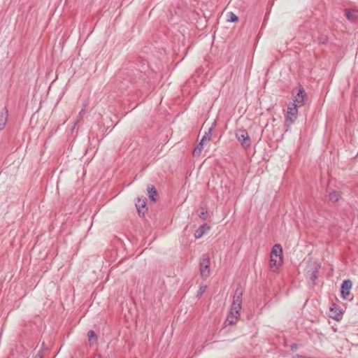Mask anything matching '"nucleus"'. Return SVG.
<instances>
[{"label": "nucleus", "instance_id": "aec40b11", "mask_svg": "<svg viewBox=\"0 0 358 358\" xmlns=\"http://www.w3.org/2000/svg\"><path fill=\"white\" fill-rule=\"evenodd\" d=\"M206 285L201 286L199 290V294H202L206 289Z\"/></svg>", "mask_w": 358, "mask_h": 358}, {"label": "nucleus", "instance_id": "0eeeda50", "mask_svg": "<svg viewBox=\"0 0 358 358\" xmlns=\"http://www.w3.org/2000/svg\"><path fill=\"white\" fill-rule=\"evenodd\" d=\"M307 96L306 92L304 89L301 87L299 90L296 96L294 99V102L292 103V106H296L297 107H301L305 104V99Z\"/></svg>", "mask_w": 358, "mask_h": 358}, {"label": "nucleus", "instance_id": "a211bd4d", "mask_svg": "<svg viewBox=\"0 0 358 358\" xmlns=\"http://www.w3.org/2000/svg\"><path fill=\"white\" fill-rule=\"evenodd\" d=\"M316 273H317V271H312V272L310 273L309 278H310L312 280H315L317 278Z\"/></svg>", "mask_w": 358, "mask_h": 358}, {"label": "nucleus", "instance_id": "f8f14e48", "mask_svg": "<svg viewBox=\"0 0 358 358\" xmlns=\"http://www.w3.org/2000/svg\"><path fill=\"white\" fill-rule=\"evenodd\" d=\"M136 207L138 211V213H141V208H145V198H143V199L138 198L137 200V202L136 203Z\"/></svg>", "mask_w": 358, "mask_h": 358}, {"label": "nucleus", "instance_id": "20e7f679", "mask_svg": "<svg viewBox=\"0 0 358 358\" xmlns=\"http://www.w3.org/2000/svg\"><path fill=\"white\" fill-rule=\"evenodd\" d=\"M210 263L208 255H203L200 262V274L203 279H206L210 275Z\"/></svg>", "mask_w": 358, "mask_h": 358}, {"label": "nucleus", "instance_id": "6ab92c4d", "mask_svg": "<svg viewBox=\"0 0 358 358\" xmlns=\"http://www.w3.org/2000/svg\"><path fill=\"white\" fill-rule=\"evenodd\" d=\"M206 213H207V211H205V210H203L199 214V217L201 218L202 220H205L207 217L206 216Z\"/></svg>", "mask_w": 358, "mask_h": 358}, {"label": "nucleus", "instance_id": "dca6fc26", "mask_svg": "<svg viewBox=\"0 0 358 358\" xmlns=\"http://www.w3.org/2000/svg\"><path fill=\"white\" fill-rule=\"evenodd\" d=\"M238 20V17L232 12L229 13L228 14V21L230 22H237Z\"/></svg>", "mask_w": 358, "mask_h": 358}, {"label": "nucleus", "instance_id": "1a4fd4ad", "mask_svg": "<svg viewBox=\"0 0 358 358\" xmlns=\"http://www.w3.org/2000/svg\"><path fill=\"white\" fill-rule=\"evenodd\" d=\"M8 120V110L4 108L0 111V131L3 130Z\"/></svg>", "mask_w": 358, "mask_h": 358}, {"label": "nucleus", "instance_id": "2eb2a0df", "mask_svg": "<svg viewBox=\"0 0 358 358\" xmlns=\"http://www.w3.org/2000/svg\"><path fill=\"white\" fill-rule=\"evenodd\" d=\"M89 341L91 343H94L96 341V335L95 332L92 330H90L88 332Z\"/></svg>", "mask_w": 358, "mask_h": 358}, {"label": "nucleus", "instance_id": "ddd939ff", "mask_svg": "<svg viewBox=\"0 0 358 358\" xmlns=\"http://www.w3.org/2000/svg\"><path fill=\"white\" fill-rule=\"evenodd\" d=\"M329 198L331 202H337L340 199V194L338 192L334 191L329 193Z\"/></svg>", "mask_w": 358, "mask_h": 358}, {"label": "nucleus", "instance_id": "412c9836", "mask_svg": "<svg viewBox=\"0 0 358 358\" xmlns=\"http://www.w3.org/2000/svg\"><path fill=\"white\" fill-rule=\"evenodd\" d=\"M292 358H304V357H303L301 355H296L294 356Z\"/></svg>", "mask_w": 358, "mask_h": 358}, {"label": "nucleus", "instance_id": "9b49d317", "mask_svg": "<svg viewBox=\"0 0 358 358\" xmlns=\"http://www.w3.org/2000/svg\"><path fill=\"white\" fill-rule=\"evenodd\" d=\"M210 229V227L206 224L201 226L199 229L196 231L194 236L196 238H201L204 234H206Z\"/></svg>", "mask_w": 358, "mask_h": 358}, {"label": "nucleus", "instance_id": "39448f33", "mask_svg": "<svg viewBox=\"0 0 358 358\" xmlns=\"http://www.w3.org/2000/svg\"><path fill=\"white\" fill-rule=\"evenodd\" d=\"M298 108L299 107L296 106H292V104L288 106L285 121V125L287 128L289 127L290 125L296 120L298 115Z\"/></svg>", "mask_w": 358, "mask_h": 358}, {"label": "nucleus", "instance_id": "6e6552de", "mask_svg": "<svg viewBox=\"0 0 358 358\" xmlns=\"http://www.w3.org/2000/svg\"><path fill=\"white\" fill-rule=\"evenodd\" d=\"M352 285V281L350 280H344L342 283L341 295L344 299H348L349 298Z\"/></svg>", "mask_w": 358, "mask_h": 358}, {"label": "nucleus", "instance_id": "9d476101", "mask_svg": "<svg viewBox=\"0 0 358 358\" xmlns=\"http://www.w3.org/2000/svg\"><path fill=\"white\" fill-rule=\"evenodd\" d=\"M147 190L149 199L152 201H156L158 198V194L155 187L148 185Z\"/></svg>", "mask_w": 358, "mask_h": 358}, {"label": "nucleus", "instance_id": "7ed1b4c3", "mask_svg": "<svg viewBox=\"0 0 358 358\" xmlns=\"http://www.w3.org/2000/svg\"><path fill=\"white\" fill-rule=\"evenodd\" d=\"M214 124H215V123H213L212 127L208 129V131L205 133V134L202 137L199 144L194 150L193 155H194V156L200 155L204 146L210 142V141L211 139L212 131H213Z\"/></svg>", "mask_w": 358, "mask_h": 358}, {"label": "nucleus", "instance_id": "f03ea898", "mask_svg": "<svg viewBox=\"0 0 358 358\" xmlns=\"http://www.w3.org/2000/svg\"><path fill=\"white\" fill-rule=\"evenodd\" d=\"M282 249L280 244H275L271 252V259H270V267L274 271H276L278 267L282 263Z\"/></svg>", "mask_w": 358, "mask_h": 358}, {"label": "nucleus", "instance_id": "423d86ee", "mask_svg": "<svg viewBox=\"0 0 358 358\" xmlns=\"http://www.w3.org/2000/svg\"><path fill=\"white\" fill-rule=\"evenodd\" d=\"M236 137L245 148H250L251 140L248 132L244 129H238L236 132Z\"/></svg>", "mask_w": 358, "mask_h": 358}, {"label": "nucleus", "instance_id": "4be33fe9", "mask_svg": "<svg viewBox=\"0 0 358 358\" xmlns=\"http://www.w3.org/2000/svg\"><path fill=\"white\" fill-rule=\"evenodd\" d=\"M99 358H101V357H99Z\"/></svg>", "mask_w": 358, "mask_h": 358}, {"label": "nucleus", "instance_id": "f257e3e1", "mask_svg": "<svg viewBox=\"0 0 358 358\" xmlns=\"http://www.w3.org/2000/svg\"><path fill=\"white\" fill-rule=\"evenodd\" d=\"M242 295L243 290L241 287L236 288L234 295L233 303L230 308L229 313L226 320V323H229V324H233L236 322L240 316V310L241 309L242 304Z\"/></svg>", "mask_w": 358, "mask_h": 358}, {"label": "nucleus", "instance_id": "f3484780", "mask_svg": "<svg viewBox=\"0 0 358 358\" xmlns=\"http://www.w3.org/2000/svg\"><path fill=\"white\" fill-rule=\"evenodd\" d=\"M87 106V102L84 103L83 108L81 109L80 112L78 114L79 119L83 118V116L85 113V109H86Z\"/></svg>", "mask_w": 358, "mask_h": 358}, {"label": "nucleus", "instance_id": "4468645a", "mask_svg": "<svg viewBox=\"0 0 358 358\" xmlns=\"http://www.w3.org/2000/svg\"><path fill=\"white\" fill-rule=\"evenodd\" d=\"M345 15L349 20L353 21L357 17L356 12L354 10H345Z\"/></svg>", "mask_w": 358, "mask_h": 358}]
</instances>
